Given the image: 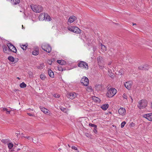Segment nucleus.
Instances as JSON below:
<instances>
[{"label":"nucleus","instance_id":"1","mask_svg":"<svg viewBox=\"0 0 152 152\" xmlns=\"http://www.w3.org/2000/svg\"><path fill=\"white\" fill-rule=\"evenodd\" d=\"M117 90L114 88H108V91L106 94V96L109 98L113 96L116 93Z\"/></svg>","mask_w":152,"mask_h":152},{"label":"nucleus","instance_id":"2","mask_svg":"<svg viewBox=\"0 0 152 152\" xmlns=\"http://www.w3.org/2000/svg\"><path fill=\"white\" fill-rule=\"evenodd\" d=\"M148 102L146 100L142 99L138 102L137 106L139 109H142L145 108Z\"/></svg>","mask_w":152,"mask_h":152},{"label":"nucleus","instance_id":"3","mask_svg":"<svg viewBox=\"0 0 152 152\" xmlns=\"http://www.w3.org/2000/svg\"><path fill=\"white\" fill-rule=\"evenodd\" d=\"M31 7L33 11L36 13L40 12L42 10V7L40 5L32 4Z\"/></svg>","mask_w":152,"mask_h":152},{"label":"nucleus","instance_id":"4","mask_svg":"<svg viewBox=\"0 0 152 152\" xmlns=\"http://www.w3.org/2000/svg\"><path fill=\"white\" fill-rule=\"evenodd\" d=\"M67 28L69 31L77 34H79L81 32L80 29L76 26H69Z\"/></svg>","mask_w":152,"mask_h":152},{"label":"nucleus","instance_id":"5","mask_svg":"<svg viewBox=\"0 0 152 152\" xmlns=\"http://www.w3.org/2000/svg\"><path fill=\"white\" fill-rule=\"evenodd\" d=\"M42 48L43 50L48 53H50L51 50V47L47 43H43L42 45Z\"/></svg>","mask_w":152,"mask_h":152},{"label":"nucleus","instance_id":"6","mask_svg":"<svg viewBox=\"0 0 152 152\" xmlns=\"http://www.w3.org/2000/svg\"><path fill=\"white\" fill-rule=\"evenodd\" d=\"M78 66L79 67L83 69H88V64L84 61H80L78 64Z\"/></svg>","mask_w":152,"mask_h":152},{"label":"nucleus","instance_id":"7","mask_svg":"<svg viewBox=\"0 0 152 152\" xmlns=\"http://www.w3.org/2000/svg\"><path fill=\"white\" fill-rule=\"evenodd\" d=\"M80 82L84 86H87L88 84L89 81L88 79L86 77H83L81 79Z\"/></svg>","mask_w":152,"mask_h":152},{"label":"nucleus","instance_id":"8","mask_svg":"<svg viewBox=\"0 0 152 152\" xmlns=\"http://www.w3.org/2000/svg\"><path fill=\"white\" fill-rule=\"evenodd\" d=\"M7 46L8 48L11 51L14 53H16L17 52V49L16 48L12 45L10 43L7 44Z\"/></svg>","mask_w":152,"mask_h":152},{"label":"nucleus","instance_id":"9","mask_svg":"<svg viewBox=\"0 0 152 152\" xmlns=\"http://www.w3.org/2000/svg\"><path fill=\"white\" fill-rule=\"evenodd\" d=\"M119 114L122 116L125 115L126 114V111L125 109L123 107H121L118 110Z\"/></svg>","mask_w":152,"mask_h":152},{"label":"nucleus","instance_id":"10","mask_svg":"<svg viewBox=\"0 0 152 152\" xmlns=\"http://www.w3.org/2000/svg\"><path fill=\"white\" fill-rule=\"evenodd\" d=\"M77 94L74 92L70 93L67 95V97L71 99H73L76 97Z\"/></svg>","mask_w":152,"mask_h":152},{"label":"nucleus","instance_id":"11","mask_svg":"<svg viewBox=\"0 0 152 152\" xmlns=\"http://www.w3.org/2000/svg\"><path fill=\"white\" fill-rule=\"evenodd\" d=\"M132 82L131 81H128L127 82H126L124 83V86L125 87L128 89L129 90L130 89L132 85Z\"/></svg>","mask_w":152,"mask_h":152},{"label":"nucleus","instance_id":"12","mask_svg":"<svg viewBox=\"0 0 152 152\" xmlns=\"http://www.w3.org/2000/svg\"><path fill=\"white\" fill-rule=\"evenodd\" d=\"M143 117L146 118L149 121H152V113H150L144 115Z\"/></svg>","mask_w":152,"mask_h":152},{"label":"nucleus","instance_id":"13","mask_svg":"<svg viewBox=\"0 0 152 152\" xmlns=\"http://www.w3.org/2000/svg\"><path fill=\"white\" fill-rule=\"evenodd\" d=\"M77 18L74 16H72L69 17L68 20V22L70 23L73 22Z\"/></svg>","mask_w":152,"mask_h":152},{"label":"nucleus","instance_id":"14","mask_svg":"<svg viewBox=\"0 0 152 152\" xmlns=\"http://www.w3.org/2000/svg\"><path fill=\"white\" fill-rule=\"evenodd\" d=\"M45 13H42L39 16V20L41 21L45 20Z\"/></svg>","mask_w":152,"mask_h":152},{"label":"nucleus","instance_id":"15","mask_svg":"<svg viewBox=\"0 0 152 152\" xmlns=\"http://www.w3.org/2000/svg\"><path fill=\"white\" fill-rule=\"evenodd\" d=\"M39 107L41 109V110L44 113L47 114L48 113L49 111L47 109L45 108H44L41 106H40Z\"/></svg>","mask_w":152,"mask_h":152},{"label":"nucleus","instance_id":"16","mask_svg":"<svg viewBox=\"0 0 152 152\" xmlns=\"http://www.w3.org/2000/svg\"><path fill=\"white\" fill-rule=\"evenodd\" d=\"M97 61L98 64L100 66L103 64V60L102 58L101 57H99L97 58Z\"/></svg>","mask_w":152,"mask_h":152},{"label":"nucleus","instance_id":"17","mask_svg":"<svg viewBox=\"0 0 152 152\" xmlns=\"http://www.w3.org/2000/svg\"><path fill=\"white\" fill-rule=\"evenodd\" d=\"M20 2V0H11V3L13 5H15L19 4Z\"/></svg>","mask_w":152,"mask_h":152},{"label":"nucleus","instance_id":"18","mask_svg":"<svg viewBox=\"0 0 152 152\" xmlns=\"http://www.w3.org/2000/svg\"><path fill=\"white\" fill-rule=\"evenodd\" d=\"M51 20V18L50 16L47 14H45V20L46 21H50Z\"/></svg>","mask_w":152,"mask_h":152},{"label":"nucleus","instance_id":"19","mask_svg":"<svg viewBox=\"0 0 152 152\" xmlns=\"http://www.w3.org/2000/svg\"><path fill=\"white\" fill-rule=\"evenodd\" d=\"M57 62L58 63L61 65H65L66 63V61L62 60H57Z\"/></svg>","mask_w":152,"mask_h":152},{"label":"nucleus","instance_id":"20","mask_svg":"<svg viewBox=\"0 0 152 152\" xmlns=\"http://www.w3.org/2000/svg\"><path fill=\"white\" fill-rule=\"evenodd\" d=\"M109 106V105L108 104H105L102 105L101 108L103 109L104 110H106L107 108H108Z\"/></svg>","mask_w":152,"mask_h":152},{"label":"nucleus","instance_id":"21","mask_svg":"<svg viewBox=\"0 0 152 152\" xmlns=\"http://www.w3.org/2000/svg\"><path fill=\"white\" fill-rule=\"evenodd\" d=\"M48 74L49 76L51 77H54V73L51 70H49L48 71Z\"/></svg>","mask_w":152,"mask_h":152},{"label":"nucleus","instance_id":"22","mask_svg":"<svg viewBox=\"0 0 152 152\" xmlns=\"http://www.w3.org/2000/svg\"><path fill=\"white\" fill-rule=\"evenodd\" d=\"M3 48L4 52L5 53H7L8 49V46L7 47L6 45H4Z\"/></svg>","mask_w":152,"mask_h":152},{"label":"nucleus","instance_id":"23","mask_svg":"<svg viewBox=\"0 0 152 152\" xmlns=\"http://www.w3.org/2000/svg\"><path fill=\"white\" fill-rule=\"evenodd\" d=\"M2 110L3 111H6V113L7 114H10L11 111L10 110H8V109L5 107L2 108Z\"/></svg>","mask_w":152,"mask_h":152},{"label":"nucleus","instance_id":"24","mask_svg":"<svg viewBox=\"0 0 152 152\" xmlns=\"http://www.w3.org/2000/svg\"><path fill=\"white\" fill-rule=\"evenodd\" d=\"M7 145L8 148L10 149H11L13 146V144L12 143L9 142L8 143Z\"/></svg>","mask_w":152,"mask_h":152},{"label":"nucleus","instance_id":"25","mask_svg":"<svg viewBox=\"0 0 152 152\" xmlns=\"http://www.w3.org/2000/svg\"><path fill=\"white\" fill-rule=\"evenodd\" d=\"M1 142L5 144H7L9 141L7 139H3L1 140Z\"/></svg>","mask_w":152,"mask_h":152},{"label":"nucleus","instance_id":"26","mask_svg":"<svg viewBox=\"0 0 152 152\" xmlns=\"http://www.w3.org/2000/svg\"><path fill=\"white\" fill-rule=\"evenodd\" d=\"M93 99L94 101L96 102H99L100 100L96 96H94L93 97Z\"/></svg>","mask_w":152,"mask_h":152},{"label":"nucleus","instance_id":"27","mask_svg":"<svg viewBox=\"0 0 152 152\" xmlns=\"http://www.w3.org/2000/svg\"><path fill=\"white\" fill-rule=\"evenodd\" d=\"M26 85L24 82L20 83V86L21 88H24L26 87Z\"/></svg>","mask_w":152,"mask_h":152},{"label":"nucleus","instance_id":"28","mask_svg":"<svg viewBox=\"0 0 152 152\" xmlns=\"http://www.w3.org/2000/svg\"><path fill=\"white\" fill-rule=\"evenodd\" d=\"M20 46L21 48L23 50H25L26 49L27 45H20Z\"/></svg>","mask_w":152,"mask_h":152},{"label":"nucleus","instance_id":"29","mask_svg":"<svg viewBox=\"0 0 152 152\" xmlns=\"http://www.w3.org/2000/svg\"><path fill=\"white\" fill-rule=\"evenodd\" d=\"M8 58L9 61L11 62H14V61L15 59L12 56H9Z\"/></svg>","mask_w":152,"mask_h":152},{"label":"nucleus","instance_id":"30","mask_svg":"<svg viewBox=\"0 0 152 152\" xmlns=\"http://www.w3.org/2000/svg\"><path fill=\"white\" fill-rule=\"evenodd\" d=\"M32 54L34 55H37L39 54V52L37 50H34L32 51Z\"/></svg>","mask_w":152,"mask_h":152},{"label":"nucleus","instance_id":"31","mask_svg":"<svg viewBox=\"0 0 152 152\" xmlns=\"http://www.w3.org/2000/svg\"><path fill=\"white\" fill-rule=\"evenodd\" d=\"M40 78L42 80H44L46 78V77L43 74H41L40 75Z\"/></svg>","mask_w":152,"mask_h":152},{"label":"nucleus","instance_id":"32","mask_svg":"<svg viewBox=\"0 0 152 152\" xmlns=\"http://www.w3.org/2000/svg\"><path fill=\"white\" fill-rule=\"evenodd\" d=\"M108 72L109 73V76L111 77V78H113L114 77V74L112 72H110V70H108Z\"/></svg>","mask_w":152,"mask_h":152},{"label":"nucleus","instance_id":"33","mask_svg":"<svg viewBox=\"0 0 152 152\" xmlns=\"http://www.w3.org/2000/svg\"><path fill=\"white\" fill-rule=\"evenodd\" d=\"M44 65L43 64H40L39 66H38L37 68L39 69H42L43 68Z\"/></svg>","mask_w":152,"mask_h":152},{"label":"nucleus","instance_id":"34","mask_svg":"<svg viewBox=\"0 0 152 152\" xmlns=\"http://www.w3.org/2000/svg\"><path fill=\"white\" fill-rule=\"evenodd\" d=\"M102 48V49L103 50V51H105L106 50V47L103 45H102L101 46Z\"/></svg>","mask_w":152,"mask_h":152},{"label":"nucleus","instance_id":"35","mask_svg":"<svg viewBox=\"0 0 152 152\" xmlns=\"http://www.w3.org/2000/svg\"><path fill=\"white\" fill-rule=\"evenodd\" d=\"M85 118H79L78 120V121L79 122L81 123V124H82V122L83 121H85Z\"/></svg>","mask_w":152,"mask_h":152},{"label":"nucleus","instance_id":"36","mask_svg":"<svg viewBox=\"0 0 152 152\" xmlns=\"http://www.w3.org/2000/svg\"><path fill=\"white\" fill-rule=\"evenodd\" d=\"M126 124V122L125 121H123L121 124V127L123 128L125 124Z\"/></svg>","mask_w":152,"mask_h":152},{"label":"nucleus","instance_id":"37","mask_svg":"<svg viewBox=\"0 0 152 152\" xmlns=\"http://www.w3.org/2000/svg\"><path fill=\"white\" fill-rule=\"evenodd\" d=\"M86 90L88 91H90L92 90V87L91 86H88Z\"/></svg>","mask_w":152,"mask_h":152},{"label":"nucleus","instance_id":"38","mask_svg":"<svg viewBox=\"0 0 152 152\" xmlns=\"http://www.w3.org/2000/svg\"><path fill=\"white\" fill-rule=\"evenodd\" d=\"M89 125L92 127H94V128H95V129L96 128V127H97V126L96 125L94 124H89Z\"/></svg>","mask_w":152,"mask_h":152},{"label":"nucleus","instance_id":"39","mask_svg":"<svg viewBox=\"0 0 152 152\" xmlns=\"http://www.w3.org/2000/svg\"><path fill=\"white\" fill-rule=\"evenodd\" d=\"M139 69L141 70H145V68L143 66H140L139 67Z\"/></svg>","mask_w":152,"mask_h":152},{"label":"nucleus","instance_id":"40","mask_svg":"<svg viewBox=\"0 0 152 152\" xmlns=\"http://www.w3.org/2000/svg\"><path fill=\"white\" fill-rule=\"evenodd\" d=\"M123 96L124 99H126L127 100V95L126 94H124L123 95Z\"/></svg>","mask_w":152,"mask_h":152},{"label":"nucleus","instance_id":"41","mask_svg":"<svg viewBox=\"0 0 152 152\" xmlns=\"http://www.w3.org/2000/svg\"><path fill=\"white\" fill-rule=\"evenodd\" d=\"M54 97H55L58 98L59 97V94H55L53 95Z\"/></svg>","mask_w":152,"mask_h":152},{"label":"nucleus","instance_id":"42","mask_svg":"<svg viewBox=\"0 0 152 152\" xmlns=\"http://www.w3.org/2000/svg\"><path fill=\"white\" fill-rule=\"evenodd\" d=\"M48 63L50 65H51L52 63V61L50 60H48L47 61Z\"/></svg>","mask_w":152,"mask_h":152},{"label":"nucleus","instance_id":"43","mask_svg":"<svg viewBox=\"0 0 152 152\" xmlns=\"http://www.w3.org/2000/svg\"><path fill=\"white\" fill-rule=\"evenodd\" d=\"M71 148L72 149H73L74 150H77V148L75 146H72L71 147Z\"/></svg>","mask_w":152,"mask_h":152},{"label":"nucleus","instance_id":"44","mask_svg":"<svg viewBox=\"0 0 152 152\" xmlns=\"http://www.w3.org/2000/svg\"><path fill=\"white\" fill-rule=\"evenodd\" d=\"M60 109L62 111L64 112H65L66 110V108H64L63 107H61Z\"/></svg>","mask_w":152,"mask_h":152},{"label":"nucleus","instance_id":"45","mask_svg":"<svg viewBox=\"0 0 152 152\" xmlns=\"http://www.w3.org/2000/svg\"><path fill=\"white\" fill-rule=\"evenodd\" d=\"M27 114L29 116H35L34 114H31L29 113H28Z\"/></svg>","mask_w":152,"mask_h":152},{"label":"nucleus","instance_id":"46","mask_svg":"<svg viewBox=\"0 0 152 152\" xmlns=\"http://www.w3.org/2000/svg\"><path fill=\"white\" fill-rule=\"evenodd\" d=\"M25 138H27V139H28V140H30V139H31L32 140H33V138H31V137H29V136H28V137H26Z\"/></svg>","mask_w":152,"mask_h":152},{"label":"nucleus","instance_id":"47","mask_svg":"<svg viewBox=\"0 0 152 152\" xmlns=\"http://www.w3.org/2000/svg\"><path fill=\"white\" fill-rule=\"evenodd\" d=\"M94 132L95 133H97V131L96 130V128H94Z\"/></svg>","mask_w":152,"mask_h":152},{"label":"nucleus","instance_id":"48","mask_svg":"<svg viewBox=\"0 0 152 152\" xmlns=\"http://www.w3.org/2000/svg\"><path fill=\"white\" fill-rule=\"evenodd\" d=\"M58 69L59 71H61V70L62 71V69H61L60 68L58 67Z\"/></svg>","mask_w":152,"mask_h":152},{"label":"nucleus","instance_id":"49","mask_svg":"<svg viewBox=\"0 0 152 152\" xmlns=\"http://www.w3.org/2000/svg\"><path fill=\"white\" fill-rule=\"evenodd\" d=\"M111 63H112L111 62H109L108 63V65H110L111 64Z\"/></svg>","mask_w":152,"mask_h":152},{"label":"nucleus","instance_id":"50","mask_svg":"<svg viewBox=\"0 0 152 152\" xmlns=\"http://www.w3.org/2000/svg\"><path fill=\"white\" fill-rule=\"evenodd\" d=\"M130 97L131 98V99H132V102H133V99H132V97H131V96H130Z\"/></svg>","mask_w":152,"mask_h":152},{"label":"nucleus","instance_id":"51","mask_svg":"<svg viewBox=\"0 0 152 152\" xmlns=\"http://www.w3.org/2000/svg\"><path fill=\"white\" fill-rule=\"evenodd\" d=\"M151 106H152V102H151ZM151 107H152V106H151Z\"/></svg>","mask_w":152,"mask_h":152},{"label":"nucleus","instance_id":"52","mask_svg":"<svg viewBox=\"0 0 152 152\" xmlns=\"http://www.w3.org/2000/svg\"><path fill=\"white\" fill-rule=\"evenodd\" d=\"M136 25V23H134V24H133V26H134V25Z\"/></svg>","mask_w":152,"mask_h":152},{"label":"nucleus","instance_id":"53","mask_svg":"<svg viewBox=\"0 0 152 152\" xmlns=\"http://www.w3.org/2000/svg\"><path fill=\"white\" fill-rule=\"evenodd\" d=\"M17 79H20V78H19V77H17Z\"/></svg>","mask_w":152,"mask_h":152},{"label":"nucleus","instance_id":"54","mask_svg":"<svg viewBox=\"0 0 152 152\" xmlns=\"http://www.w3.org/2000/svg\"><path fill=\"white\" fill-rule=\"evenodd\" d=\"M132 124H134L133 123H132V124H131V125Z\"/></svg>","mask_w":152,"mask_h":152},{"label":"nucleus","instance_id":"55","mask_svg":"<svg viewBox=\"0 0 152 152\" xmlns=\"http://www.w3.org/2000/svg\"><path fill=\"white\" fill-rule=\"evenodd\" d=\"M22 28H23V25H22Z\"/></svg>","mask_w":152,"mask_h":152}]
</instances>
